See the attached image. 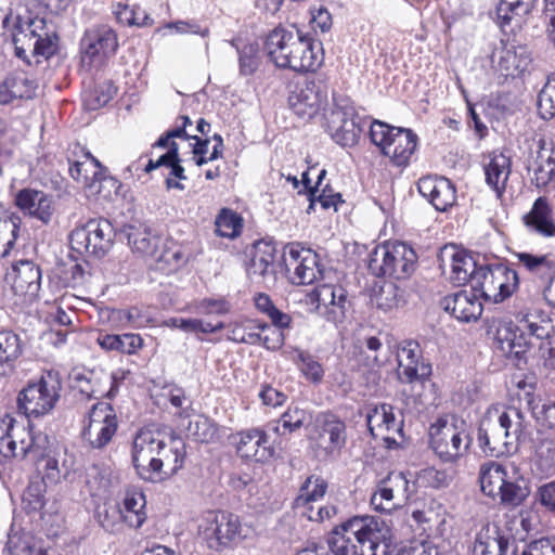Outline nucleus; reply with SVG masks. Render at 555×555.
<instances>
[{
	"label": "nucleus",
	"instance_id": "obj_30",
	"mask_svg": "<svg viewBox=\"0 0 555 555\" xmlns=\"http://www.w3.org/2000/svg\"><path fill=\"white\" fill-rule=\"evenodd\" d=\"M440 260L443 264L450 267V279L454 284L463 285L468 282L472 285L473 275L479 268L472 256L451 245L441 249Z\"/></svg>",
	"mask_w": 555,
	"mask_h": 555
},
{
	"label": "nucleus",
	"instance_id": "obj_57",
	"mask_svg": "<svg viewBox=\"0 0 555 555\" xmlns=\"http://www.w3.org/2000/svg\"><path fill=\"white\" fill-rule=\"evenodd\" d=\"M100 526L109 533H117L121 529V521H124V514L121 508L117 505L104 504L99 508L96 514Z\"/></svg>",
	"mask_w": 555,
	"mask_h": 555
},
{
	"label": "nucleus",
	"instance_id": "obj_33",
	"mask_svg": "<svg viewBox=\"0 0 555 555\" xmlns=\"http://www.w3.org/2000/svg\"><path fill=\"white\" fill-rule=\"evenodd\" d=\"M275 248L271 244L258 243L247 267L248 276L259 283L273 284L275 278L274 267Z\"/></svg>",
	"mask_w": 555,
	"mask_h": 555
},
{
	"label": "nucleus",
	"instance_id": "obj_37",
	"mask_svg": "<svg viewBox=\"0 0 555 555\" xmlns=\"http://www.w3.org/2000/svg\"><path fill=\"white\" fill-rule=\"evenodd\" d=\"M297 36V31L276 27L269 33L266 39V50L270 60L283 68L285 61L292 53V48Z\"/></svg>",
	"mask_w": 555,
	"mask_h": 555
},
{
	"label": "nucleus",
	"instance_id": "obj_60",
	"mask_svg": "<svg viewBox=\"0 0 555 555\" xmlns=\"http://www.w3.org/2000/svg\"><path fill=\"white\" fill-rule=\"evenodd\" d=\"M514 550L515 555H555V540L543 538L520 547L515 544Z\"/></svg>",
	"mask_w": 555,
	"mask_h": 555
},
{
	"label": "nucleus",
	"instance_id": "obj_17",
	"mask_svg": "<svg viewBox=\"0 0 555 555\" xmlns=\"http://www.w3.org/2000/svg\"><path fill=\"white\" fill-rule=\"evenodd\" d=\"M184 442L180 438L163 439L162 450L154 460L144 480L158 482L175 475L184 463Z\"/></svg>",
	"mask_w": 555,
	"mask_h": 555
},
{
	"label": "nucleus",
	"instance_id": "obj_52",
	"mask_svg": "<svg viewBox=\"0 0 555 555\" xmlns=\"http://www.w3.org/2000/svg\"><path fill=\"white\" fill-rule=\"evenodd\" d=\"M538 112L544 120L555 118V73L547 76L546 82L539 93Z\"/></svg>",
	"mask_w": 555,
	"mask_h": 555
},
{
	"label": "nucleus",
	"instance_id": "obj_10",
	"mask_svg": "<svg viewBox=\"0 0 555 555\" xmlns=\"http://www.w3.org/2000/svg\"><path fill=\"white\" fill-rule=\"evenodd\" d=\"M118 428V420L113 406L105 402L95 403L89 412L88 422L81 436L92 449H104Z\"/></svg>",
	"mask_w": 555,
	"mask_h": 555
},
{
	"label": "nucleus",
	"instance_id": "obj_40",
	"mask_svg": "<svg viewBox=\"0 0 555 555\" xmlns=\"http://www.w3.org/2000/svg\"><path fill=\"white\" fill-rule=\"evenodd\" d=\"M145 495L143 492L132 489L127 490L122 501L124 521L131 528L139 529L146 520Z\"/></svg>",
	"mask_w": 555,
	"mask_h": 555
},
{
	"label": "nucleus",
	"instance_id": "obj_7",
	"mask_svg": "<svg viewBox=\"0 0 555 555\" xmlns=\"http://www.w3.org/2000/svg\"><path fill=\"white\" fill-rule=\"evenodd\" d=\"M518 284L517 272L504 263L479 266L472 279V289L493 302L511 297Z\"/></svg>",
	"mask_w": 555,
	"mask_h": 555
},
{
	"label": "nucleus",
	"instance_id": "obj_44",
	"mask_svg": "<svg viewBox=\"0 0 555 555\" xmlns=\"http://www.w3.org/2000/svg\"><path fill=\"white\" fill-rule=\"evenodd\" d=\"M431 375V365L424 360L398 359V378L404 384L424 383Z\"/></svg>",
	"mask_w": 555,
	"mask_h": 555
},
{
	"label": "nucleus",
	"instance_id": "obj_13",
	"mask_svg": "<svg viewBox=\"0 0 555 555\" xmlns=\"http://www.w3.org/2000/svg\"><path fill=\"white\" fill-rule=\"evenodd\" d=\"M240 520L227 512H208L198 524V534L210 548L228 545L240 532Z\"/></svg>",
	"mask_w": 555,
	"mask_h": 555
},
{
	"label": "nucleus",
	"instance_id": "obj_55",
	"mask_svg": "<svg viewBox=\"0 0 555 555\" xmlns=\"http://www.w3.org/2000/svg\"><path fill=\"white\" fill-rule=\"evenodd\" d=\"M188 436L197 442L208 443L218 436V428L207 417L197 416L190 421L186 428Z\"/></svg>",
	"mask_w": 555,
	"mask_h": 555
},
{
	"label": "nucleus",
	"instance_id": "obj_35",
	"mask_svg": "<svg viewBox=\"0 0 555 555\" xmlns=\"http://www.w3.org/2000/svg\"><path fill=\"white\" fill-rule=\"evenodd\" d=\"M124 232L134 253L155 260L160 245V237L157 234L152 233V230L142 223L127 225Z\"/></svg>",
	"mask_w": 555,
	"mask_h": 555
},
{
	"label": "nucleus",
	"instance_id": "obj_61",
	"mask_svg": "<svg viewBox=\"0 0 555 555\" xmlns=\"http://www.w3.org/2000/svg\"><path fill=\"white\" fill-rule=\"evenodd\" d=\"M254 322L234 325L228 334V338L234 343L257 345L260 343L261 334L251 331Z\"/></svg>",
	"mask_w": 555,
	"mask_h": 555
},
{
	"label": "nucleus",
	"instance_id": "obj_16",
	"mask_svg": "<svg viewBox=\"0 0 555 555\" xmlns=\"http://www.w3.org/2000/svg\"><path fill=\"white\" fill-rule=\"evenodd\" d=\"M326 102V89L312 80L295 85L288 95L289 108L304 120L313 118Z\"/></svg>",
	"mask_w": 555,
	"mask_h": 555
},
{
	"label": "nucleus",
	"instance_id": "obj_41",
	"mask_svg": "<svg viewBox=\"0 0 555 555\" xmlns=\"http://www.w3.org/2000/svg\"><path fill=\"white\" fill-rule=\"evenodd\" d=\"M506 479V472L504 467L496 462H487L480 466L479 482L481 491L491 498L500 494L504 481Z\"/></svg>",
	"mask_w": 555,
	"mask_h": 555
},
{
	"label": "nucleus",
	"instance_id": "obj_64",
	"mask_svg": "<svg viewBox=\"0 0 555 555\" xmlns=\"http://www.w3.org/2000/svg\"><path fill=\"white\" fill-rule=\"evenodd\" d=\"M534 356L544 367L555 370V334L552 335V338H546L537 344Z\"/></svg>",
	"mask_w": 555,
	"mask_h": 555
},
{
	"label": "nucleus",
	"instance_id": "obj_11",
	"mask_svg": "<svg viewBox=\"0 0 555 555\" xmlns=\"http://www.w3.org/2000/svg\"><path fill=\"white\" fill-rule=\"evenodd\" d=\"M283 259L293 284H312L324 276L318 254L309 248L295 244L288 245L284 249Z\"/></svg>",
	"mask_w": 555,
	"mask_h": 555
},
{
	"label": "nucleus",
	"instance_id": "obj_2",
	"mask_svg": "<svg viewBox=\"0 0 555 555\" xmlns=\"http://www.w3.org/2000/svg\"><path fill=\"white\" fill-rule=\"evenodd\" d=\"M389 529L384 521L356 516L336 526L327 544L334 555H388Z\"/></svg>",
	"mask_w": 555,
	"mask_h": 555
},
{
	"label": "nucleus",
	"instance_id": "obj_63",
	"mask_svg": "<svg viewBox=\"0 0 555 555\" xmlns=\"http://www.w3.org/2000/svg\"><path fill=\"white\" fill-rule=\"evenodd\" d=\"M396 555H439L438 547L427 540H411Z\"/></svg>",
	"mask_w": 555,
	"mask_h": 555
},
{
	"label": "nucleus",
	"instance_id": "obj_58",
	"mask_svg": "<svg viewBox=\"0 0 555 555\" xmlns=\"http://www.w3.org/2000/svg\"><path fill=\"white\" fill-rule=\"evenodd\" d=\"M376 306L385 311L399 306L401 301L400 291L392 282L384 283L375 295Z\"/></svg>",
	"mask_w": 555,
	"mask_h": 555
},
{
	"label": "nucleus",
	"instance_id": "obj_46",
	"mask_svg": "<svg viewBox=\"0 0 555 555\" xmlns=\"http://www.w3.org/2000/svg\"><path fill=\"white\" fill-rule=\"evenodd\" d=\"M327 489L326 481L317 476H310L301 485L299 494L294 500V507H306L310 503H315L325 495Z\"/></svg>",
	"mask_w": 555,
	"mask_h": 555
},
{
	"label": "nucleus",
	"instance_id": "obj_29",
	"mask_svg": "<svg viewBox=\"0 0 555 555\" xmlns=\"http://www.w3.org/2000/svg\"><path fill=\"white\" fill-rule=\"evenodd\" d=\"M524 224L529 233L542 236H555L554 210L546 197L534 201L530 211L522 216Z\"/></svg>",
	"mask_w": 555,
	"mask_h": 555
},
{
	"label": "nucleus",
	"instance_id": "obj_28",
	"mask_svg": "<svg viewBox=\"0 0 555 555\" xmlns=\"http://www.w3.org/2000/svg\"><path fill=\"white\" fill-rule=\"evenodd\" d=\"M531 63L528 49L524 46H504L494 51L492 64L505 77H515L526 72Z\"/></svg>",
	"mask_w": 555,
	"mask_h": 555
},
{
	"label": "nucleus",
	"instance_id": "obj_43",
	"mask_svg": "<svg viewBox=\"0 0 555 555\" xmlns=\"http://www.w3.org/2000/svg\"><path fill=\"white\" fill-rule=\"evenodd\" d=\"M83 157L86 160H75L70 164L69 173L77 182L91 189L99 180L101 164L90 152H83Z\"/></svg>",
	"mask_w": 555,
	"mask_h": 555
},
{
	"label": "nucleus",
	"instance_id": "obj_49",
	"mask_svg": "<svg viewBox=\"0 0 555 555\" xmlns=\"http://www.w3.org/2000/svg\"><path fill=\"white\" fill-rule=\"evenodd\" d=\"M535 0H501L496 9L498 17L502 24H509L513 20H521L528 15Z\"/></svg>",
	"mask_w": 555,
	"mask_h": 555
},
{
	"label": "nucleus",
	"instance_id": "obj_15",
	"mask_svg": "<svg viewBox=\"0 0 555 555\" xmlns=\"http://www.w3.org/2000/svg\"><path fill=\"white\" fill-rule=\"evenodd\" d=\"M409 480L402 472H391L377 483L371 505L375 511L390 513L409 500Z\"/></svg>",
	"mask_w": 555,
	"mask_h": 555
},
{
	"label": "nucleus",
	"instance_id": "obj_4",
	"mask_svg": "<svg viewBox=\"0 0 555 555\" xmlns=\"http://www.w3.org/2000/svg\"><path fill=\"white\" fill-rule=\"evenodd\" d=\"M371 141L392 165L405 167L417 147V135L411 130L374 120L370 127Z\"/></svg>",
	"mask_w": 555,
	"mask_h": 555
},
{
	"label": "nucleus",
	"instance_id": "obj_25",
	"mask_svg": "<svg viewBox=\"0 0 555 555\" xmlns=\"http://www.w3.org/2000/svg\"><path fill=\"white\" fill-rule=\"evenodd\" d=\"M479 295L474 292L460 291L444 297L440 306L456 320L465 323L477 321L482 313V304Z\"/></svg>",
	"mask_w": 555,
	"mask_h": 555
},
{
	"label": "nucleus",
	"instance_id": "obj_51",
	"mask_svg": "<svg viewBox=\"0 0 555 555\" xmlns=\"http://www.w3.org/2000/svg\"><path fill=\"white\" fill-rule=\"evenodd\" d=\"M312 415L309 411L299 409L298 406L288 408L278 421L276 426L273 428L278 434H284L285 430L293 433L310 422Z\"/></svg>",
	"mask_w": 555,
	"mask_h": 555
},
{
	"label": "nucleus",
	"instance_id": "obj_39",
	"mask_svg": "<svg viewBox=\"0 0 555 555\" xmlns=\"http://www.w3.org/2000/svg\"><path fill=\"white\" fill-rule=\"evenodd\" d=\"M486 182L491 186L498 197H501L511 175V159L502 153L493 154L485 168Z\"/></svg>",
	"mask_w": 555,
	"mask_h": 555
},
{
	"label": "nucleus",
	"instance_id": "obj_34",
	"mask_svg": "<svg viewBox=\"0 0 555 555\" xmlns=\"http://www.w3.org/2000/svg\"><path fill=\"white\" fill-rule=\"evenodd\" d=\"M291 48L292 53L285 61L283 68H289L295 72H309L315 70L320 66L321 61L314 52V44L311 38L297 31L294 44Z\"/></svg>",
	"mask_w": 555,
	"mask_h": 555
},
{
	"label": "nucleus",
	"instance_id": "obj_24",
	"mask_svg": "<svg viewBox=\"0 0 555 555\" xmlns=\"http://www.w3.org/2000/svg\"><path fill=\"white\" fill-rule=\"evenodd\" d=\"M418 192L439 211H446L456 202V190L453 183L437 176H426L417 182Z\"/></svg>",
	"mask_w": 555,
	"mask_h": 555
},
{
	"label": "nucleus",
	"instance_id": "obj_32",
	"mask_svg": "<svg viewBox=\"0 0 555 555\" xmlns=\"http://www.w3.org/2000/svg\"><path fill=\"white\" fill-rule=\"evenodd\" d=\"M15 205L26 215L48 223L53 215L51 196L42 191L23 189L15 195Z\"/></svg>",
	"mask_w": 555,
	"mask_h": 555
},
{
	"label": "nucleus",
	"instance_id": "obj_23",
	"mask_svg": "<svg viewBox=\"0 0 555 555\" xmlns=\"http://www.w3.org/2000/svg\"><path fill=\"white\" fill-rule=\"evenodd\" d=\"M85 56L98 59L100 62L113 55L118 48L117 35L107 25L94 26L86 30L81 40Z\"/></svg>",
	"mask_w": 555,
	"mask_h": 555
},
{
	"label": "nucleus",
	"instance_id": "obj_42",
	"mask_svg": "<svg viewBox=\"0 0 555 555\" xmlns=\"http://www.w3.org/2000/svg\"><path fill=\"white\" fill-rule=\"evenodd\" d=\"M366 421L369 429L373 435L375 429L379 433L384 430L393 433L401 431V422L396 420L393 408L390 404L383 403L370 410Z\"/></svg>",
	"mask_w": 555,
	"mask_h": 555
},
{
	"label": "nucleus",
	"instance_id": "obj_36",
	"mask_svg": "<svg viewBox=\"0 0 555 555\" xmlns=\"http://www.w3.org/2000/svg\"><path fill=\"white\" fill-rule=\"evenodd\" d=\"M37 85L25 73H14L0 83V104L7 105L14 100H28L35 96Z\"/></svg>",
	"mask_w": 555,
	"mask_h": 555
},
{
	"label": "nucleus",
	"instance_id": "obj_31",
	"mask_svg": "<svg viewBox=\"0 0 555 555\" xmlns=\"http://www.w3.org/2000/svg\"><path fill=\"white\" fill-rule=\"evenodd\" d=\"M515 540L505 537L498 526L488 525L477 534L473 555H515Z\"/></svg>",
	"mask_w": 555,
	"mask_h": 555
},
{
	"label": "nucleus",
	"instance_id": "obj_26",
	"mask_svg": "<svg viewBox=\"0 0 555 555\" xmlns=\"http://www.w3.org/2000/svg\"><path fill=\"white\" fill-rule=\"evenodd\" d=\"M7 281L17 296H35L40 288V268L30 260H20L12 266Z\"/></svg>",
	"mask_w": 555,
	"mask_h": 555
},
{
	"label": "nucleus",
	"instance_id": "obj_56",
	"mask_svg": "<svg viewBox=\"0 0 555 555\" xmlns=\"http://www.w3.org/2000/svg\"><path fill=\"white\" fill-rule=\"evenodd\" d=\"M295 362L304 376L313 384H319L324 377L322 364L307 351L296 350Z\"/></svg>",
	"mask_w": 555,
	"mask_h": 555
},
{
	"label": "nucleus",
	"instance_id": "obj_45",
	"mask_svg": "<svg viewBox=\"0 0 555 555\" xmlns=\"http://www.w3.org/2000/svg\"><path fill=\"white\" fill-rule=\"evenodd\" d=\"M22 353L20 336L13 331H0V366L12 370Z\"/></svg>",
	"mask_w": 555,
	"mask_h": 555
},
{
	"label": "nucleus",
	"instance_id": "obj_8",
	"mask_svg": "<svg viewBox=\"0 0 555 555\" xmlns=\"http://www.w3.org/2000/svg\"><path fill=\"white\" fill-rule=\"evenodd\" d=\"M324 120L325 130L337 144L351 147L358 143L363 126L348 98H334L332 107L324 113Z\"/></svg>",
	"mask_w": 555,
	"mask_h": 555
},
{
	"label": "nucleus",
	"instance_id": "obj_20",
	"mask_svg": "<svg viewBox=\"0 0 555 555\" xmlns=\"http://www.w3.org/2000/svg\"><path fill=\"white\" fill-rule=\"evenodd\" d=\"M317 444L326 454L338 453L346 444L345 423L332 413L319 414L315 418Z\"/></svg>",
	"mask_w": 555,
	"mask_h": 555
},
{
	"label": "nucleus",
	"instance_id": "obj_19",
	"mask_svg": "<svg viewBox=\"0 0 555 555\" xmlns=\"http://www.w3.org/2000/svg\"><path fill=\"white\" fill-rule=\"evenodd\" d=\"M493 327L494 344L507 357L514 356L521 359L531 347L535 346V343L528 339L520 331V324L515 325L511 321L498 320L494 321Z\"/></svg>",
	"mask_w": 555,
	"mask_h": 555
},
{
	"label": "nucleus",
	"instance_id": "obj_62",
	"mask_svg": "<svg viewBox=\"0 0 555 555\" xmlns=\"http://www.w3.org/2000/svg\"><path fill=\"white\" fill-rule=\"evenodd\" d=\"M57 49V36L54 33H48L43 28L39 30L38 43H36L33 56H41L44 60L51 57Z\"/></svg>",
	"mask_w": 555,
	"mask_h": 555
},
{
	"label": "nucleus",
	"instance_id": "obj_9",
	"mask_svg": "<svg viewBox=\"0 0 555 555\" xmlns=\"http://www.w3.org/2000/svg\"><path fill=\"white\" fill-rule=\"evenodd\" d=\"M114 229L106 219H92L75 229L69 236L72 248L79 254L103 257L112 246Z\"/></svg>",
	"mask_w": 555,
	"mask_h": 555
},
{
	"label": "nucleus",
	"instance_id": "obj_48",
	"mask_svg": "<svg viewBox=\"0 0 555 555\" xmlns=\"http://www.w3.org/2000/svg\"><path fill=\"white\" fill-rule=\"evenodd\" d=\"M20 231V219L0 211V258H4L14 247Z\"/></svg>",
	"mask_w": 555,
	"mask_h": 555
},
{
	"label": "nucleus",
	"instance_id": "obj_54",
	"mask_svg": "<svg viewBox=\"0 0 555 555\" xmlns=\"http://www.w3.org/2000/svg\"><path fill=\"white\" fill-rule=\"evenodd\" d=\"M241 217L231 209L223 208L215 221V232L221 237L234 238L241 232Z\"/></svg>",
	"mask_w": 555,
	"mask_h": 555
},
{
	"label": "nucleus",
	"instance_id": "obj_21",
	"mask_svg": "<svg viewBox=\"0 0 555 555\" xmlns=\"http://www.w3.org/2000/svg\"><path fill=\"white\" fill-rule=\"evenodd\" d=\"M163 437L159 433L149 429L140 430L132 444V462L139 476L144 479L150 473L154 460L159 454L163 446Z\"/></svg>",
	"mask_w": 555,
	"mask_h": 555
},
{
	"label": "nucleus",
	"instance_id": "obj_5",
	"mask_svg": "<svg viewBox=\"0 0 555 555\" xmlns=\"http://www.w3.org/2000/svg\"><path fill=\"white\" fill-rule=\"evenodd\" d=\"M416 260L414 249L408 244L386 242L370 254L369 270L376 276L406 279L415 270Z\"/></svg>",
	"mask_w": 555,
	"mask_h": 555
},
{
	"label": "nucleus",
	"instance_id": "obj_6",
	"mask_svg": "<svg viewBox=\"0 0 555 555\" xmlns=\"http://www.w3.org/2000/svg\"><path fill=\"white\" fill-rule=\"evenodd\" d=\"M62 383L57 372L49 371L39 380L29 383L17 397V406L26 417L50 413L60 399Z\"/></svg>",
	"mask_w": 555,
	"mask_h": 555
},
{
	"label": "nucleus",
	"instance_id": "obj_53",
	"mask_svg": "<svg viewBox=\"0 0 555 555\" xmlns=\"http://www.w3.org/2000/svg\"><path fill=\"white\" fill-rule=\"evenodd\" d=\"M255 306L258 311L266 314L271 320L274 326L279 328H286L289 326L292 321L291 315L279 310L267 294H257L255 296Z\"/></svg>",
	"mask_w": 555,
	"mask_h": 555
},
{
	"label": "nucleus",
	"instance_id": "obj_3",
	"mask_svg": "<svg viewBox=\"0 0 555 555\" xmlns=\"http://www.w3.org/2000/svg\"><path fill=\"white\" fill-rule=\"evenodd\" d=\"M528 423L517 408H508L500 415H487L479 425L477 440L483 453L499 457L517 450Z\"/></svg>",
	"mask_w": 555,
	"mask_h": 555
},
{
	"label": "nucleus",
	"instance_id": "obj_59",
	"mask_svg": "<svg viewBox=\"0 0 555 555\" xmlns=\"http://www.w3.org/2000/svg\"><path fill=\"white\" fill-rule=\"evenodd\" d=\"M44 487L40 482L30 483L24 491L22 501L27 513H35L44 506Z\"/></svg>",
	"mask_w": 555,
	"mask_h": 555
},
{
	"label": "nucleus",
	"instance_id": "obj_47",
	"mask_svg": "<svg viewBox=\"0 0 555 555\" xmlns=\"http://www.w3.org/2000/svg\"><path fill=\"white\" fill-rule=\"evenodd\" d=\"M113 13L115 14L118 23L128 26H151L153 20L150 15L139 5L130 7L124 2H117L113 5Z\"/></svg>",
	"mask_w": 555,
	"mask_h": 555
},
{
	"label": "nucleus",
	"instance_id": "obj_18",
	"mask_svg": "<svg viewBox=\"0 0 555 555\" xmlns=\"http://www.w3.org/2000/svg\"><path fill=\"white\" fill-rule=\"evenodd\" d=\"M518 263L533 278L548 281L544 288V298L555 309V258L551 255H537L526 251L514 253Z\"/></svg>",
	"mask_w": 555,
	"mask_h": 555
},
{
	"label": "nucleus",
	"instance_id": "obj_22",
	"mask_svg": "<svg viewBox=\"0 0 555 555\" xmlns=\"http://www.w3.org/2000/svg\"><path fill=\"white\" fill-rule=\"evenodd\" d=\"M236 452L245 460L267 462L274 455L269 437L262 429L250 428L234 436Z\"/></svg>",
	"mask_w": 555,
	"mask_h": 555
},
{
	"label": "nucleus",
	"instance_id": "obj_27",
	"mask_svg": "<svg viewBox=\"0 0 555 555\" xmlns=\"http://www.w3.org/2000/svg\"><path fill=\"white\" fill-rule=\"evenodd\" d=\"M520 331L527 336L528 339L541 340L552 338L555 334V325L548 312L540 308H528L519 311L516 315Z\"/></svg>",
	"mask_w": 555,
	"mask_h": 555
},
{
	"label": "nucleus",
	"instance_id": "obj_1",
	"mask_svg": "<svg viewBox=\"0 0 555 555\" xmlns=\"http://www.w3.org/2000/svg\"><path fill=\"white\" fill-rule=\"evenodd\" d=\"M48 439L42 434L35 435L27 425L12 417H4L0 422V454L4 457L18 460L29 459L42 465L43 483L57 485L68 480L74 466L70 456L64 453L51 454L47 452Z\"/></svg>",
	"mask_w": 555,
	"mask_h": 555
},
{
	"label": "nucleus",
	"instance_id": "obj_14",
	"mask_svg": "<svg viewBox=\"0 0 555 555\" xmlns=\"http://www.w3.org/2000/svg\"><path fill=\"white\" fill-rule=\"evenodd\" d=\"M306 302L328 322H341L347 310V291L340 285L320 284L307 295Z\"/></svg>",
	"mask_w": 555,
	"mask_h": 555
},
{
	"label": "nucleus",
	"instance_id": "obj_12",
	"mask_svg": "<svg viewBox=\"0 0 555 555\" xmlns=\"http://www.w3.org/2000/svg\"><path fill=\"white\" fill-rule=\"evenodd\" d=\"M463 426L464 422L461 426L444 422L431 427L430 446L443 462H453L468 450L470 437Z\"/></svg>",
	"mask_w": 555,
	"mask_h": 555
},
{
	"label": "nucleus",
	"instance_id": "obj_50",
	"mask_svg": "<svg viewBox=\"0 0 555 555\" xmlns=\"http://www.w3.org/2000/svg\"><path fill=\"white\" fill-rule=\"evenodd\" d=\"M529 492L527 480L524 477H516L515 479H505L499 495L502 503L517 506L529 495Z\"/></svg>",
	"mask_w": 555,
	"mask_h": 555
},
{
	"label": "nucleus",
	"instance_id": "obj_38",
	"mask_svg": "<svg viewBox=\"0 0 555 555\" xmlns=\"http://www.w3.org/2000/svg\"><path fill=\"white\" fill-rule=\"evenodd\" d=\"M44 28V21L40 18L30 20L25 25L18 26L13 34V43L15 55L24 61H28V52L33 55L36 43H38L39 30Z\"/></svg>",
	"mask_w": 555,
	"mask_h": 555
}]
</instances>
